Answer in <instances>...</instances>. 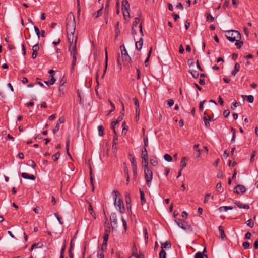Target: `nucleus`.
<instances>
[{"instance_id":"7ed1b4c3","label":"nucleus","mask_w":258,"mask_h":258,"mask_svg":"<svg viewBox=\"0 0 258 258\" xmlns=\"http://www.w3.org/2000/svg\"><path fill=\"white\" fill-rule=\"evenodd\" d=\"M226 34V38L230 41L233 42H238L241 40L240 33L236 30L227 31Z\"/></svg>"},{"instance_id":"bb28decb","label":"nucleus","mask_w":258,"mask_h":258,"mask_svg":"<svg viewBox=\"0 0 258 258\" xmlns=\"http://www.w3.org/2000/svg\"><path fill=\"white\" fill-rule=\"evenodd\" d=\"M89 207H88V210L90 212V214L94 218H96V214L95 212L93 211V207L91 204L90 203H89Z\"/></svg>"},{"instance_id":"a211bd4d","label":"nucleus","mask_w":258,"mask_h":258,"mask_svg":"<svg viewBox=\"0 0 258 258\" xmlns=\"http://www.w3.org/2000/svg\"><path fill=\"white\" fill-rule=\"evenodd\" d=\"M240 64L238 63H236L234 66V69L231 72V75L235 76L236 73L239 72L240 69Z\"/></svg>"},{"instance_id":"6e6552de","label":"nucleus","mask_w":258,"mask_h":258,"mask_svg":"<svg viewBox=\"0 0 258 258\" xmlns=\"http://www.w3.org/2000/svg\"><path fill=\"white\" fill-rule=\"evenodd\" d=\"M246 188L243 185L238 184L234 188V192L236 194H239L240 192L243 194L245 192Z\"/></svg>"},{"instance_id":"0eeeda50","label":"nucleus","mask_w":258,"mask_h":258,"mask_svg":"<svg viewBox=\"0 0 258 258\" xmlns=\"http://www.w3.org/2000/svg\"><path fill=\"white\" fill-rule=\"evenodd\" d=\"M74 33H72V34L69 33V34H67L68 42L70 45L69 47H73L74 44H76V45H77V36L76 37L74 42Z\"/></svg>"},{"instance_id":"37998d69","label":"nucleus","mask_w":258,"mask_h":258,"mask_svg":"<svg viewBox=\"0 0 258 258\" xmlns=\"http://www.w3.org/2000/svg\"><path fill=\"white\" fill-rule=\"evenodd\" d=\"M122 11L123 15L124 18L126 19V17L129 16V15H130L128 10V9L124 10V8H122Z\"/></svg>"},{"instance_id":"a18cd8bd","label":"nucleus","mask_w":258,"mask_h":258,"mask_svg":"<svg viewBox=\"0 0 258 258\" xmlns=\"http://www.w3.org/2000/svg\"><path fill=\"white\" fill-rule=\"evenodd\" d=\"M159 258H166V253L164 250H161L159 253Z\"/></svg>"},{"instance_id":"f03ea898","label":"nucleus","mask_w":258,"mask_h":258,"mask_svg":"<svg viewBox=\"0 0 258 258\" xmlns=\"http://www.w3.org/2000/svg\"><path fill=\"white\" fill-rule=\"evenodd\" d=\"M119 195V193L117 191L115 190H113V197L114 199V204L115 206L118 208V210L120 213H124L125 212V208L122 200L119 198L117 201V197Z\"/></svg>"},{"instance_id":"393cba45","label":"nucleus","mask_w":258,"mask_h":258,"mask_svg":"<svg viewBox=\"0 0 258 258\" xmlns=\"http://www.w3.org/2000/svg\"><path fill=\"white\" fill-rule=\"evenodd\" d=\"M120 49L121 51V56H123L124 55H126L128 54L127 50L125 49L124 45H121L120 46Z\"/></svg>"},{"instance_id":"2f4dec72","label":"nucleus","mask_w":258,"mask_h":258,"mask_svg":"<svg viewBox=\"0 0 258 258\" xmlns=\"http://www.w3.org/2000/svg\"><path fill=\"white\" fill-rule=\"evenodd\" d=\"M72 57H73V59H72V64H71V69L72 71L74 70V67L76 65V60H77V56H72Z\"/></svg>"},{"instance_id":"4468645a","label":"nucleus","mask_w":258,"mask_h":258,"mask_svg":"<svg viewBox=\"0 0 258 258\" xmlns=\"http://www.w3.org/2000/svg\"><path fill=\"white\" fill-rule=\"evenodd\" d=\"M234 204L237 206V207L239 208H243L248 209L249 208V206L247 204H243L240 203L239 201H235Z\"/></svg>"},{"instance_id":"72a5a7b5","label":"nucleus","mask_w":258,"mask_h":258,"mask_svg":"<svg viewBox=\"0 0 258 258\" xmlns=\"http://www.w3.org/2000/svg\"><path fill=\"white\" fill-rule=\"evenodd\" d=\"M118 141V137L117 135V134L116 133V135L114 134L113 137V141H112V148H114V147L115 145H116Z\"/></svg>"},{"instance_id":"e2e57ef3","label":"nucleus","mask_w":258,"mask_h":258,"mask_svg":"<svg viewBox=\"0 0 258 258\" xmlns=\"http://www.w3.org/2000/svg\"><path fill=\"white\" fill-rule=\"evenodd\" d=\"M133 177L135 179H136L137 176V168H133Z\"/></svg>"},{"instance_id":"c03bdc74","label":"nucleus","mask_w":258,"mask_h":258,"mask_svg":"<svg viewBox=\"0 0 258 258\" xmlns=\"http://www.w3.org/2000/svg\"><path fill=\"white\" fill-rule=\"evenodd\" d=\"M119 22H117L115 26V34H116V37H117L118 36V34L119 33Z\"/></svg>"},{"instance_id":"2eb2a0df","label":"nucleus","mask_w":258,"mask_h":258,"mask_svg":"<svg viewBox=\"0 0 258 258\" xmlns=\"http://www.w3.org/2000/svg\"><path fill=\"white\" fill-rule=\"evenodd\" d=\"M188 161V158L187 157H184L182 158V160L180 162V168L181 170L186 167L187 164V162Z\"/></svg>"},{"instance_id":"864d4df0","label":"nucleus","mask_w":258,"mask_h":258,"mask_svg":"<svg viewBox=\"0 0 258 258\" xmlns=\"http://www.w3.org/2000/svg\"><path fill=\"white\" fill-rule=\"evenodd\" d=\"M123 165H124V171L125 175V176H127V175H129L128 169V168H127L125 163H124L123 164Z\"/></svg>"},{"instance_id":"6e6d98bb","label":"nucleus","mask_w":258,"mask_h":258,"mask_svg":"<svg viewBox=\"0 0 258 258\" xmlns=\"http://www.w3.org/2000/svg\"><path fill=\"white\" fill-rule=\"evenodd\" d=\"M207 20L213 22L214 21V18L210 14H208L207 16Z\"/></svg>"},{"instance_id":"bf43d9fd","label":"nucleus","mask_w":258,"mask_h":258,"mask_svg":"<svg viewBox=\"0 0 258 258\" xmlns=\"http://www.w3.org/2000/svg\"><path fill=\"white\" fill-rule=\"evenodd\" d=\"M247 97V100L249 103H252L254 100V97L252 95H248Z\"/></svg>"},{"instance_id":"1a4fd4ad","label":"nucleus","mask_w":258,"mask_h":258,"mask_svg":"<svg viewBox=\"0 0 258 258\" xmlns=\"http://www.w3.org/2000/svg\"><path fill=\"white\" fill-rule=\"evenodd\" d=\"M138 17H137L135 18V21L133 22V23L132 24V27H136L138 23H139V22L140 21V17L141 16V11L139 9H138Z\"/></svg>"},{"instance_id":"de8ad7c7","label":"nucleus","mask_w":258,"mask_h":258,"mask_svg":"<svg viewBox=\"0 0 258 258\" xmlns=\"http://www.w3.org/2000/svg\"><path fill=\"white\" fill-rule=\"evenodd\" d=\"M130 160L132 163L133 168H137V166L136 164V161L135 158L132 157V158H130Z\"/></svg>"},{"instance_id":"79ce46f5","label":"nucleus","mask_w":258,"mask_h":258,"mask_svg":"<svg viewBox=\"0 0 258 258\" xmlns=\"http://www.w3.org/2000/svg\"><path fill=\"white\" fill-rule=\"evenodd\" d=\"M164 158L167 162H171L172 160V157L168 154H165L164 156Z\"/></svg>"},{"instance_id":"5fc2aeb1","label":"nucleus","mask_w":258,"mask_h":258,"mask_svg":"<svg viewBox=\"0 0 258 258\" xmlns=\"http://www.w3.org/2000/svg\"><path fill=\"white\" fill-rule=\"evenodd\" d=\"M223 209L225 211H227L228 210H232L233 207L231 206H222L220 208V210H222Z\"/></svg>"},{"instance_id":"20e7f679","label":"nucleus","mask_w":258,"mask_h":258,"mask_svg":"<svg viewBox=\"0 0 258 258\" xmlns=\"http://www.w3.org/2000/svg\"><path fill=\"white\" fill-rule=\"evenodd\" d=\"M174 221L177 223L178 226L182 229L189 231H192L191 225L186 221L176 218L175 219Z\"/></svg>"},{"instance_id":"49530a36","label":"nucleus","mask_w":258,"mask_h":258,"mask_svg":"<svg viewBox=\"0 0 258 258\" xmlns=\"http://www.w3.org/2000/svg\"><path fill=\"white\" fill-rule=\"evenodd\" d=\"M98 258H104V255L103 251V247H102L101 250L98 251L97 253Z\"/></svg>"},{"instance_id":"4d7b16f0","label":"nucleus","mask_w":258,"mask_h":258,"mask_svg":"<svg viewBox=\"0 0 258 258\" xmlns=\"http://www.w3.org/2000/svg\"><path fill=\"white\" fill-rule=\"evenodd\" d=\"M144 147L143 148H147L148 146V139L147 137H144Z\"/></svg>"},{"instance_id":"ea45409f","label":"nucleus","mask_w":258,"mask_h":258,"mask_svg":"<svg viewBox=\"0 0 258 258\" xmlns=\"http://www.w3.org/2000/svg\"><path fill=\"white\" fill-rule=\"evenodd\" d=\"M59 156H60V153L59 152H57L56 154H54L52 156V160L54 161V162H56L57 161V160L59 159Z\"/></svg>"},{"instance_id":"680f3d73","label":"nucleus","mask_w":258,"mask_h":258,"mask_svg":"<svg viewBox=\"0 0 258 258\" xmlns=\"http://www.w3.org/2000/svg\"><path fill=\"white\" fill-rule=\"evenodd\" d=\"M59 129V123H57L54 128L53 129V133L55 134L56 132L58 131Z\"/></svg>"},{"instance_id":"338daca9","label":"nucleus","mask_w":258,"mask_h":258,"mask_svg":"<svg viewBox=\"0 0 258 258\" xmlns=\"http://www.w3.org/2000/svg\"><path fill=\"white\" fill-rule=\"evenodd\" d=\"M230 114V111L229 110H225L223 112V115L225 118H227Z\"/></svg>"},{"instance_id":"dca6fc26","label":"nucleus","mask_w":258,"mask_h":258,"mask_svg":"<svg viewBox=\"0 0 258 258\" xmlns=\"http://www.w3.org/2000/svg\"><path fill=\"white\" fill-rule=\"evenodd\" d=\"M21 176L23 178L31 180H35V177L32 174H29L27 173L23 172L22 173Z\"/></svg>"},{"instance_id":"a878e982","label":"nucleus","mask_w":258,"mask_h":258,"mask_svg":"<svg viewBox=\"0 0 258 258\" xmlns=\"http://www.w3.org/2000/svg\"><path fill=\"white\" fill-rule=\"evenodd\" d=\"M50 77H51V79L50 80H49V81H45L44 82L45 84H46L47 85H53L55 83L56 80L55 79V78H54L53 75H51Z\"/></svg>"},{"instance_id":"c756f323","label":"nucleus","mask_w":258,"mask_h":258,"mask_svg":"<svg viewBox=\"0 0 258 258\" xmlns=\"http://www.w3.org/2000/svg\"><path fill=\"white\" fill-rule=\"evenodd\" d=\"M125 200L126 203V205L130 204L131 203V199L130 197V195L128 193L126 192L125 194Z\"/></svg>"},{"instance_id":"13d9d810","label":"nucleus","mask_w":258,"mask_h":258,"mask_svg":"<svg viewBox=\"0 0 258 258\" xmlns=\"http://www.w3.org/2000/svg\"><path fill=\"white\" fill-rule=\"evenodd\" d=\"M243 42L241 41L240 40V41H239L238 42H236L235 43V45L237 46V48L238 49H239V48H240L242 47V46L243 45Z\"/></svg>"},{"instance_id":"e433bc0d","label":"nucleus","mask_w":258,"mask_h":258,"mask_svg":"<svg viewBox=\"0 0 258 258\" xmlns=\"http://www.w3.org/2000/svg\"><path fill=\"white\" fill-rule=\"evenodd\" d=\"M122 8H124V9H128L129 7V4L127 0H123L122 2Z\"/></svg>"},{"instance_id":"c9c22d12","label":"nucleus","mask_w":258,"mask_h":258,"mask_svg":"<svg viewBox=\"0 0 258 258\" xmlns=\"http://www.w3.org/2000/svg\"><path fill=\"white\" fill-rule=\"evenodd\" d=\"M108 237H109V234L108 233H105V234L104 235V236H103V246L106 245L107 242L108 240Z\"/></svg>"},{"instance_id":"473e14b6","label":"nucleus","mask_w":258,"mask_h":258,"mask_svg":"<svg viewBox=\"0 0 258 258\" xmlns=\"http://www.w3.org/2000/svg\"><path fill=\"white\" fill-rule=\"evenodd\" d=\"M152 47H151L150 48V50L149 51V53L148 54V56H147V57L146 58V60L145 61V65L146 67H147V66H148L147 62L149 61L150 57L151 56V54L152 53Z\"/></svg>"},{"instance_id":"052dcab7","label":"nucleus","mask_w":258,"mask_h":258,"mask_svg":"<svg viewBox=\"0 0 258 258\" xmlns=\"http://www.w3.org/2000/svg\"><path fill=\"white\" fill-rule=\"evenodd\" d=\"M203 120L204 121L205 125L207 127H209L210 125V123L209 122V120H208V119L207 118V117L206 116H204L203 117Z\"/></svg>"},{"instance_id":"f704fd0d","label":"nucleus","mask_w":258,"mask_h":258,"mask_svg":"<svg viewBox=\"0 0 258 258\" xmlns=\"http://www.w3.org/2000/svg\"><path fill=\"white\" fill-rule=\"evenodd\" d=\"M121 105L122 106V109L120 112V115H119V116L118 117V120L119 121H121L123 119V115H124L123 111H124V105L122 102H121Z\"/></svg>"},{"instance_id":"cd10ccee","label":"nucleus","mask_w":258,"mask_h":258,"mask_svg":"<svg viewBox=\"0 0 258 258\" xmlns=\"http://www.w3.org/2000/svg\"><path fill=\"white\" fill-rule=\"evenodd\" d=\"M142 164L144 168H145L146 166H148V157L142 158Z\"/></svg>"},{"instance_id":"aec40b11","label":"nucleus","mask_w":258,"mask_h":258,"mask_svg":"<svg viewBox=\"0 0 258 258\" xmlns=\"http://www.w3.org/2000/svg\"><path fill=\"white\" fill-rule=\"evenodd\" d=\"M107 63H108V56H107V49H106L105 50V66H104V72L102 76V78H103L105 75V74L106 73V71L107 69Z\"/></svg>"},{"instance_id":"f257e3e1","label":"nucleus","mask_w":258,"mask_h":258,"mask_svg":"<svg viewBox=\"0 0 258 258\" xmlns=\"http://www.w3.org/2000/svg\"><path fill=\"white\" fill-rule=\"evenodd\" d=\"M66 31L67 33H74L76 29V22L73 14L71 13H69L66 18Z\"/></svg>"},{"instance_id":"774afa93","label":"nucleus","mask_w":258,"mask_h":258,"mask_svg":"<svg viewBox=\"0 0 258 258\" xmlns=\"http://www.w3.org/2000/svg\"><path fill=\"white\" fill-rule=\"evenodd\" d=\"M249 243L248 242H244L242 244V246H243V247L245 248V249H247L249 248Z\"/></svg>"},{"instance_id":"3c124183","label":"nucleus","mask_w":258,"mask_h":258,"mask_svg":"<svg viewBox=\"0 0 258 258\" xmlns=\"http://www.w3.org/2000/svg\"><path fill=\"white\" fill-rule=\"evenodd\" d=\"M122 133L124 134V135L126 133V131L127 130V128L126 127V123L125 121H124L122 125Z\"/></svg>"},{"instance_id":"09e8293b","label":"nucleus","mask_w":258,"mask_h":258,"mask_svg":"<svg viewBox=\"0 0 258 258\" xmlns=\"http://www.w3.org/2000/svg\"><path fill=\"white\" fill-rule=\"evenodd\" d=\"M137 254H138V253H137V249L136 246L134 245L133 246V248H132V256H135Z\"/></svg>"},{"instance_id":"4c0bfd02","label":"nucleus","mask_w":258,"mask_h":258,"mask_svg":"<svg viewBox=\"0 0 258 258\" xmlns=\"http://www.w3.org/2000/svg\"><path fill=\"white\" fill-rule=\"evenodd\" d=\"M98 133L100 136H102L104 135V128L103 126L99 125L98 126Z\"/></svg>"},{"instance_id":"603ef678","label":"nucleus","mask_w":258,"mask_h":258,"mask_svg":"<svg viewBox=\"0 0 258 258\" xmlns=\"http://www.w3.org/2000/svg\"><path fill=\"white\" fill-rule=\"evenodd\" d=\"M109 0H108L106 3L104 13L105 14H108L109 11Z\"/></svg>"},{"instance_id":"4be33fe9","label":"nucleus","mask_w":258,"mask_h":258,"mask_svg":"<svg viewBox=\"0 0 258 258\" xmlns=\"http://www.w3.org/2000/svg\"><path fill=\"white\" fill-rule=\"evenodd\" d=\"M102 9H103V7H102V8L101 9H100L97 12L94 13L92 14L93 17L95 19H96V18H98L100 16H101L102 15Z\"/></svg>"},{"instance_id":"b1692460","label":"nucleus","mask_w":258,"mask_h":258,"mask_svg":"<svg viewBox=\"0 0 258 258\" xmlns=\"http://www.w3.org/2000/svg\"><path fill=\"white\" fill-rule=\"evenodd\" d=\"M208 258V256L206 254H203V252H197L194 256V258H204V257Z\"/></svg>"},{"instance_id":"39448f33","label":"nucleus","mask_w":258,"mask_h":258,"mask_svg":"<svg viewBox=\"0 0 258 258\" xmlns=\"http://www.w3.org/2000/svg\"><path fill=\"white\" fill-rule=\"evenodd\" d=\"M144 170L147 185L148 187H150L153 178V172L151 169H149L148 166H146L145 168H144Z\"/></svg>"},{"instance_id":"a19ab883","label":"nucleus","mask_w":258,"mask_h":258,"mask_svg":"<svg viewBox=\"0 0 258 258\" xmlns=\"http://www.w3.org/2000/svg\"><path fill=\"white\" fill-rule=\"evenodd\" d=\"M190 73L194 78H198L199 76V74L197 71L192 70L190 71Z\"/></svg>"},{"instance_id":"69168bd1","label":"nucleus","mask_w":258,"mask_h":258,"mask_svg":"<svg viewBox=\"0 0 258 258\" xmlns=\"http://www.w3.org/2000/svg\"><path fill=\"white\" fill-rule=\"evenodd\" d=\"M247 225H248L251 228H252L254 226V222L251 219L248 220L247 221Z\"/></svg>"},{"instance_id":"c85d7f7f","label":"nucleus","mask_w":258,"mask_h":258,"mask_svg":"<svg viewBox=\"0 0 258 258\" xmlns=\"http://www.w3.org/2000/svg\"><path fill=\"white\" fill-rule=\"evenodd\" d=\"M148 157V152L146 148H143L142 150L141 158Z\"/></svg>"},{"instance_id":"f3484780","label":"nucleus","mask_w":258,"mask_h":258,"mask_svg":"<svg viewBox=\"0 0 258 258\" xmlns=\"http://www.w3.org/2000/svg\"><path fill=\"white\" fill-rule=\"evenodd\" d=\"M121 57H122V61L123 62L124 64L127 65L131 63V58L130 57V56L128 55V54L121 56Z\"/></svg>"},{"instance_id":"423d86ee","label":"nucleus","mask_w":258,"mask_h":258,"mask_svg":"<svg viewBox=\"0 0 258 258\" xmlns=\"http://www.w3.org/2000/svg\"><path fill=\"white\" fill-rule=\"evenodd\" d=\"M139 29H140V34L142 36V37H141V38L140 39L139 41H137L136 42V48L138 50H140L142 48V46H143V30H142V23H141L139 26Z\"/></svg>"},{"instance_id":"58836bf2","label":"nucleus","mask_w":258,"mask_h":258,"mask_svg":"<svg viewBox=\"0 0 258 258\" xmlns=\"http://www.w3.org/2000/svg\"><path fill=\"white\" fill-rule=\"evenodd\" d=\"M150 162L151 164L153 166H156L158 165V161L155 158H151L150 160Z\"/></svg>"},{"instance_id":"ddd939ff","label":"nucleus","mask_w":258,"mask_h":258,"mask_svg":"<svg viewBox=\"0 0 258 258\" xmlns=\"http://www.w3.org/2000/svg\"><path fill=\"white\" fill-rule=\"evenodd\" d=\"M110 220V222L113 224V226H115L117 224V216L115 213H113L111 214Z\"/></svg>"},{"instance_id":"0e129e2a","label":"nucleus","mask_w":258,"mask_h":258,"mask_svg":"<svg viewBox=\"0 0 258 258\" xmlns=\"http://www.w3.org/2000/svg\"><path fill=\"white\" fill-rule=\"evenodd\" d=\"M167 104L169 107H171L172 105H173L174 101L173 99H168L167 100Z\"/></svg>"},{"instance_id":"5701e85b","label":"nucleus","mask_w":258,"mask_h":258,"mask_svg":"<svg viewBox=\"0 0 258 258\" xmlns=\"http://www.w3.org/2000/svg\"><path fill=\"white\" fill-rule=\"evenodd\" d=\"M218 229H219V231L220 232V237H221V239L222 240H223L226 237V235L224 233V229L222 226H219L218 227Z\"/></svg>"},{"instance_id":"412c9836","label":"nucleus","mask_w":258,"mask_h":258,"mask_svg":"<svg viewBox=\"0 0 258 258\" xmlns=\"http://www.w3.org/2000/svg\"><path fill=\"white\" fill-rule=\"evenodd\" d=\"M140 199H141V205H143L146 203V199L145 197V195L144 191L142 190V189L140 188Z\"/></svg>"},{"instance_id":"9b49d317","label":"nucleus","mask_w":258,"mask_h":258,"mask_svg":"<svg viewBox=\"0 0 258 258\" xmlns=\"http://www.w3.org/2000/svg\"><path fill=\"white\" fill-rule=\"evenodd\" d=\"M69 51L71 56H77L78 52L77 51L76 44H74L73 47H69Z\"/></svg>"},{"instance_id":"8fccbe9b","label":"nucleus","mask_w":258,"mask_h":258,"mask_svg":"<svg viewBox=\"0 0 258 258\" xmlns=\"http://www.w3.org/2000/svg\"><path fill=\"white\" fill-rule=\"evenodd\" d=\"M34 30H35L36 33L37 34V39L39 40V38H40V31H39V29L36 26H34Z\"/></svg>"},{"instance_id":"f8f14e48","label":"nucleus","mask_w":258,"mask_h":258,"mask_svg":"<svg viewBox=\"0 0 258 258\" xmlns=\"http://www.w3.org/2000/svg\"><path fill=\"white\" fill-rule=\"evenodd\" d=\"M134 103L136 106V113L137 118L139 116L140 111H139V103L138 99L136 98H134Z\"/></svg>"},{"instance_id":"6ab92c4d","label":"nucleus","mask_w":258,"mask_h":258,"mask_svg":"<svg viewBox=\"0 0 258 258\" xmlns=\"http://www.w3.org/2000/svg\"><path fill=\"white\" fill-rule=\"evenodd\" d=\"M161 245L162 250H164V249L166 248H170L171 247V243L168 241H167L164 243H161Z\"/></svg>"},{"instance_id":"7c9ffc66","label":"nucleus","mask_w":258,"mask_h":258,"mask_svg":"<svg viewBox=\"0 0 258 258\" xmlns=\"http://www.w3.org/2000/svg\"><path fill=\"white\" fill-rule=\"evenodd\" d=\"M69 146H70V139L68 138L67 141V142H66V148L67 153L68 155L69 156V157L70 158H72L71 155V154H70V153L69 152Z\"/></svg>"},{"instance_id":"9d476101","label":"nucleus","mask_w":258,"mask_h":258,"mask_svg":"<svg viewBox=\"0 0 258 258\" xmlns=\"http://www.w3.org/2000/svg\"><path fill=\"white\" fill-rule=\"evenodd\" d=\"M33 53L32 54V57L35 59L37 55V52L39 50V46L38 44H35L32 47Z\"/></svg>"}]
</instances>
